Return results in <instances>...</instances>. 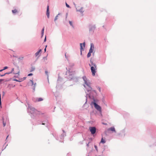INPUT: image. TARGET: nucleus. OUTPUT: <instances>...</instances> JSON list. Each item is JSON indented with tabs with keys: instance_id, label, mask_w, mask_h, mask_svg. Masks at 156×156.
<instances>
[{
	"instance_id": "412c9836",
	"label": "nucleus",
	"mask_w": 156,
	"mask_h": 156,
	"mask_svg": "<svg viewBox=\"0 0 156 156\" xmlns=\"http://www.w3.org/2000/svg\"><path fill=\"white\" fill-rule=\"evenodd\" d=\"M93 50L94 49L93 48H90L89 52L91 53H92L93 51Z\"/></svg>"
},
{
	"instance_id": "a19ab883",
	"label": "nucleus",
	"mask_w": 156,
	"mask_h": 156,
	"mask_svg": "<svg viewBox=\"0 0 156 156\" xmlns=\"http://www.w3.org/2000/svg\"><path fill=\"white\" fill-rule=\"evenodd\" d=\"M104 124L105 125H106L107 124V123H104Z\"/></svg>"
},
{
	"instance_id": "4468645a",
	"label": "nucleus",
	"mask_w": 156,
	"mask_h": 156,
	"mask_svg": "<svg viewBox=\"0 0 156 156\" xmlns=\"http://www.w3.org/2000/svg\"><path fill=\"white\" fill-rule=\"evenodd\" d=\"M32 83V85H34V86H33V87H34V88H33V89L34 90H35V86H36V83H34V84L33 83V81H32V80H31Z\"/></svg>"
},
{
	"instance_id": "37998d69",
	"label": "nucleus",
	"mask_w": 156,
	"mask_h": 156,
	"mask_svg": "<svg viewBox=\"0 0 156 156\" xmlns=\"http://www.w3.org/2000/svg\"><path fill=\"white\" fill-rule=\"evenodd\" d=\"M8 136L7 137V138H6V139L8 138Z\"/></svg>"
},
{
	"instance_id": "72a5a7b5",
	"label": "nucleus",
	"mask_w": 156,
	"mask_h": 156,
	"mask_svg": "<svg viewBox=\"0 0 156 156\" xmlns=\"http://www.w3.org/2000/svg\"><path fill=\"white\" fill-rule=\"evenodd\" d=\"M43 59H44V61H45V60H47V58H45V57Z\"/></svg>"
},
{
	"instance_id": "ddd939ff",
	"label": "nucleus",
	"mask_w": 156,
	"mask_h": 156,
	"mask_svg": "<svg viewBox=\"0 0 156 156\" xmlns=\"http://www.w3.org/2000/svg\"><path fill=\"white\" fill-rule=\"evenodd\" d=\"M24 56L23 55H21L18 58V59L20 60H22L24 58Z\"/></svg>"
},
{
	"instance_id": "a211bd4d",
	"label": "nucleus",
	"mask_w": 156,
	"mask_h": 156,
	"mask_svg": "<svg viewBox=\"0 0 156 156\" xmlns=\"http://www.w3.org/2000/svg\"><path fill=\"white\" fill-rule=\"evenodd\" d=\"M91 52H88V53L87 55V57L88 58H89V57H90L91 55Z\"/></svg>"
},
{
	"instance_id": "6e6552de",
	"label": "nucleus",
	"mask_w": 156,
	"mask_h": 156,
	"mask_svg": "<svg viewBox=\"0 0 156 156\" xmlns=\"http://www.w3.org/2000/svg\"><path fill=\"white\" fill-rule=\"evenodd\" d=\"M80 49L81 50V51H82V50L83 49V47H85V43L84 42L83 43V45L82 44L80 43Z\"/></svg>"
},
{
	"instance_id": "f257e3e1",
	"label": "nucleus",
	"mask_w": 156,
	"mask_h": 156,
	"mask_svg": "<svg viewBox=\"0 0 156 156\" xmlns=\"http://www.w3.org/2000/svg\"><path fill=\"white\" fill-rule=\"evenodd\" d=\"M89 66L91 67L90 69L93 76H94L96 72L97 66L95 63L93 62L91 60L90 61V63L89 64Z\"/></svg>"
},
{
	"instance_id": "c756f323",
	"label": "nucleus",
	"mask_w": 156,
	"mask_h": 156,
	"mask_svg": "<svg viewBox=\"0 0 156 156\" xmlns=\"http://www.w3.org/2000/svg\"><path fill=\"white\" fill-rule=\"evenodd\" d=\"M94 147L96 150H97V147L96 145H94Z\"/></svg>"
},
{
	"instance_id": "bb28decb",
	"label": "nucleus",
	"mask_w": 156,
	"mask_h": 156,
	"mask_svg": "<svg viewBox=\"0 0 156 156\" xmlns=\"http://www.w3.org/2000/svg\"><path fill=\"white\" fill-rule=\"evenodd\" d=\"M33 75V74H32V73H30V74H28V76H32V75Z\"/></svg>"
},
{
	"instance_id": "7ed1b4c3",
	"label": "nucleus",
	"mask_w": 156,
	"mask_h": 156,
	"mask_svg": "<svg viewBox=\"0 0 156 156\" xmlns=\"http://www.w3.org/2000/svg\"><path fill=\"white\" fill-rule=\"evenodd\" d=\"M89 129L92 134H94L96 132V128L95 127H90L89 128Z\"/></svg>"
},
{
	"instance_id": "393cba45",
	"label": "nucleus",
	"mask_w": 156,
	"mask_h": 156,
	"mask_svg": "<svg viewBox=\"0 0 156 156\" xmlns=\"http://www.w3.org/2000/svg\"><path fill=\"white\" fill-rule=\"evenodd\" d=\"M66 5L67 7L68 8H70L68 4H67L66 3Z\"/></svg>"
},
{
	"instance_id": "aec40b11",
	"label": "nucleus",
	"mask_w": 156,
	"mask_h": 156,
	"mask_svg": "<svg viewBox=\"0 0 156 156\" xmlns=\"http://www.w3.org/2000/svg\"><path fill=\"white\" fill-rule=\"evenodd\" d=\"M43 100V99L42 98H40L38 99L37 101H42Z\"/></svg>"
},
{
	"instance_id": "a878e982",
	"label": "nucleus",
	"mask_w": 156,
	"mask_h": 156,
	"mask_svg": "<svg viewBox=\"0 0 156 156\" xmlns=\"http://www.w3.org/2000/svg\"><path fill=\"white\" fill-rule=\"evenodd\" d=\"M8 68V67H7V66H5V67H4V68H3V70H5V69H7V68Z\"/></svg>"
},
{
	"instance_id": "9b49d317",
	"label": "nucleus",
	"mask_w": 156,
	"mask_h": 156,
	"mask_svg": "<svg viewBox=\"0 0 156 156\" xmlns=\"http://www.w3.org/2000/svg\"><path fill=\"white\" fill-rule=\"evenodd\" d=\"M41 51V49H40L38 51H37V52L36 53L35 55L36 57L40 53V52Z\"/></svg>"
},
{
	"instance_id": "6ab92c4d",
	"label": "nucleus",
	"mask_w": 156,
	"mask_h": 156,
	"mask_svg": "<svg viewBox=\"0 0 156 156\" xmlns=\"http://www.w3.org/2000/svg\"><path fill=\"white\" fill-rule=\"evenodd\" d=\"M59 15H60V14L59 13L58 15H57L55 17V20H54V21H55L56 20L58 19V16Z\"/></svg>"
},
{
	"instance_id": "2eb2a0df",
	"label": "nucleus",
	"mask_w": 156,
	"mask_h": 156,
	"mask_svg": "<svg viewBox=\"0 0 156 156\" xmlns=\"http://www.w3.org/2000/svg\"><path fill=\"white\" fill-rule=\"evenodd\" d=\"M83 78L84 82H85L86 81H87V78L85 76H83Z\"/></svg>"
},
{
	"instance_id": "c85d7f7f",
	"label": "nucleus",
	"mask_w": 156,
	"mask_h": 156,
	"mask_svg": "<svg viewBox=\"0 0 156 156\" xmlns=\"http://www.w3.org/2000/svg\"><path fill=\"white\" fill-rule=\"evenodd\" d=\"M6 73H5L3 75H0V76H4L5 75V74H6Z\"/></svg>"
},
{
	"instance_id": "cd10ccee",
	"label": "nucleus",
	"mask_w": 156,
	"mask_h": 156,
	"mask_svg": "<svg viewBox=\"0 0 156 156\" xmlns=\"http://www.w3.org/2000/svg\"><path fill=\"white\" fill-rule=\"evenodd\" d=\"M3 125L4 126H5L6 125L5 123L4 122V121H3Z\"/></svg>"
},
{
	"instance_id": "58836bf2",
	"label": "nucleus",
	"mask_w": 156,
	"mask_h": 156,
	"mask_svg": "<svg viewBox=\"0 0 156 156\" xmlns=\"http://www.w3.org/2000/svg\"><path fill=\"white\" fill-rule=\"evenodd\" d=\"M15 81H18V80H17L16 79H15Z\"/></svg>"
},
{
	"instance_id": "f03ea898",
	"label": "nucleus",
	"mask_w": 156,
	"mask_h": 156,
	"mask_svg": "<svg viewBox=\"0 0 156 156\" xmlns=\"http://www.w3.org/2000/svg\"><path fill=\"white\" fill-rule=\"evenodd\" d=\"M28 109L30 112L32 114L36 113H35L37 111L34 108L32 107H29Z\"/></svg>"
},
{
	"instance_id": "b1692460",
	"label": "nucleus",
	"mask_w": 156,
	"mask_h": 156,
	"mask_svg": "<svg viewBox=\"0 0 156 156\" xmlns=\"http://www.w3.org/2000/svg\"><path fill=\"white\" fill-rule=\"evenodd\" d=\"M97 89L99 90V91L100 92H101V88L100 87H97Z\"/></svg>"
},
{
	"instance_id": "473e14b6",
	"label": "nucleus",
	"mask_w": 156,
	"mask_h": 156,
	"mask_svg": "<svg viewBox=\"0 0 156 156\" xmlns=\"http://www.w3.org/2000/svg\"><path fill=\"white\" fill-rule=\"evenodd\" d=\"M47 46L46 45V47H45V48L44 49V50L45 52V51H46V48Z\"/></svg>"
},
{
	"instance_id": "f8f14e48",
	"label": "nucleus",
	"mask_w": 156,
	"mask_h": 156,
	"mask_svg": "<svg viewBox=\"0 0 156 156\" xmlns=\"http://www.w3.org/2000/svg\"><path fill=\"white\" fill-rule=\"evenodd\" d=\"M12 12L13 14H16L18 12V11L17 9H15L12 10Z\"/></svg>"
},
{
	"instance_id": "39448f33",
	"label": "nucleus",
	"mask_w": 156,
	"mask_h": 156,
	"mask_svg": "<svg viewBox=\"0 0 156 156\" xmlns=\"http://www.w3.org/2000/svg\"><path fill=\"white\" fill-rule=\"evenodd\" d=\"M16 69L17 71V72H14V69H12V72H9V73H6V74H9L10 73H12V72L13 73L15 74H18V73H19V69L18 68H17Z\"/></svg>"
},
{
	"instance_id": "dca6fc26",
	"label": "nucleus",
	"mask_w": 156,
	"mask_h": 156,
	"mask_svg": "<svg viewBox=\"0 0 156 156\" xmlns=\"http://www.w3.org/2000/svg\"><path fill=\"white\" fill-rule=\"evenodd\" d=\"M101 143H102L103 144H104L105 143V140H104L103 138H102L101 139Z\"/></svg>"
},
{
	"instance_id": "7c9ffc66",
	"label": "nucleus",
	"mask_w": 156,
	"mask_h": 156,
	"mask_svg": "<svg viewBox=\"0 0 156 156\" xmlns=\"http://www.w3.org/2000/svg\"><path fill=\"white\" fill-rule=\"evenodd\" d=\"M45 73H46V75H48V71H45Z\"/></svg>"
},
{
	"instance_id": "4c0bfd02",
	"label": "nucleus",
	"mask_w": 156,
	"mask_h": 156,
	"mask_svg": "<svg viewBox=\"0 0 156 156\" xmlns=\"http://www.w3.org/2000/svg\"><path fill=\"white\" fill-rule=\"evenodd\" d=\"M26 77H23V79H24V80H25L26 79Z\"/></svg>"
},
{
	"instance_id": "2f4dec72",
	"label": "nucleus",
	"mask_w": 156,
	"mask_h": 156,
	"mask_svg": "<svg viewBox=\"0 0 156 156\" xmlns=\"http://www.w3.org/2000/svg\"><path fill=\"white\" fill-rule=\"evenodd\" d=\"M3 80H4L0 79V82H1L2 81H3Z\"/></svg>"
},
{
	"instance_id": "f3484780",
	"label": "nucleus",
	"mask_w": 156,
	"mask_h": 156,
	"mask_svg": "<svg viewBox=\"0 0 156 156\" xmlns=\"http://www.w3.org/2000/svg\"><path fill=\"white\" fill-rule=\"evenodd\" d=\"M90 48H93V49H94V45L93 44L91 43L90 44Z\"/></svg>"
},
{
	"instance_id": "423d86ee",
	"label": "nucleus",
	"mask_w": 156,
	"mask_h": 156,
	"mask_svg": "<svg viewBox=\"0 0 156 156\" xmlns=\"http://www.w3.org/2000/svg\"><path fill=\"white\" fill-rule=\"evenodd\" d=\"M108 130L114 132H116V131L114 127H112L108 129Z\"/></svg>"
},
{
	"instance_id": "f704fd0d",
	"label": "nucleus",
	"mask_w": 156,
	"mask_h": 156,
	"mask_svg": "<svg viewBox=\"0 0 156 156\" xmlns=\"http://www.w3.org/2000/svg\"><path fill=\"white\" fill-rule=\"evenodd\" d=\"M34 69H32V70H30V72H32V71H34Z\"/></svg>"
},
{
	"instance_id": "c03bdc74",
	"label": "nucleus",
	"mask_w": 156,
	"mask_h": 156,
	"mask_svg": "<svg viewBox=\"0 0 156 156\" xmlns=\"http://www.w3.org/2000/svg\"><path fill=\"white\" fill-rule=\"evenodd\" d=\"M87 146H88V145H88V144H87Z\"/></svg>"
},
{
	"instance_id": "e433bc0d",
	"label": "nucleus",
	"mask_w": 156,
	"mask_h": 156,
	"mask_svg": "<svg viewBox=\"0 0 156 156\" xmlns=\"http://www.w3.org/2000/svg\"><path fill=\"white\" fill-rule=\"evenodd\" d=\"M3 70H3V69H1V70H0V72H2V71Z\"/></svg>"
},
{
	"instance_id": "1a4fd4ad",
	"label": "nucleus",
	"mask_w": 156,
	"mask_h": 156,
	"mask_svg": "<svg viewBox=\"0 0 156 156\" xmlns=\"http://www.w3.org/2000/svg\"><path fill=\"white\" fill-rule=\"evenodd\" d=\"M46 15L47 16L48 18H49V6H48L47 10Z\"/></svg>"
},
{
	"instance_id": "5701e85b",
	"label": "nucleus",
	"mask_w": 156,
	"mask_h": 156,
	"mask_svg": "<svg viewBox=\"0 0 156 156\" xmlns=\"http://www.w3.org/2000/svg\"><path fill=\"white\" fill-rule=\"evenodd\" d=\"M69 24H70V25L71 26H73L72 22L71 21H69Z\"/></svg>"
},
{
	"instance_id": "20e7f679",
	"label": "nucleus",
	"mask_w": 156,
	"mask_h": 156,
	"mask_svg": "<svg viewBox=\"0 0 156 156\" xmlns=\"http://www.w3.org/2000/svg\"><path fill=\"white\" fill-rule=\"evenodd\" d=\"M93 104L96 109L99 111H101V108L100 106L97 104L95 102H93Z\"/></svg>"
},
{
	"instance_id": "9d476101",
	"label": "nucleus",
	"mask_w": 156,
	"mask_h": 156,
	"mask_svg": "<svg viewBox=\"0 0 156 156\" xmlns=\"http://www.w3.org/2000/svg\"><path fill=\"white\" fill-rule=\"evenodd\" d=\"M85 83L86 84V86H89L91 85V83L87 80V81H85Z\"/></svg>"
},
{
	"instance_id": "79ce46f5",
	"label": "nucleus",
	"mask_w": 156,
	"mask_h": 156,
	"mask_svg": "<svg viewBox=\"0 0 156 156\" xmlns=\"http://www.w3.org/2000/svg\"><path fill=\"white\" fill-rule=\"evenodd\" d=\"M42 125H44V123H42Z\"/></svg>"
},
{
	"instance_id": "c9c22d12",
	"label": "nucleus",
	"mask_w": 156,
	"mask_h": 156,
	"mask_svg": "<svg viewBox=\"0 0 156 156\" xmlns=\"http://www.w3.org/2000/svg\"><path fill=\"white\" fill-rule=\"evenodd\" d=\"M46 41V37H45L44 39V42Z\"/></svg>"
},
{
	"instance_id": "ea45409f",
	"label": "nucleus",
	"mask_w": 156,
	"mask_h": 156,
	"mask_svg": "<svg viewBox=\"0 0 156 156\" xmlns=\"http://www.w3.org/2000/svg\"><path fill=\"white\" fill-rule=\"evenodd\" d=\"M65 56L66 57V58H66V54H65Z\"/></svg>"
},
{
	"instance_id": "0eeeda50",
	"label": "nucleus",
	"mask_w": 156,
	"mask_h": 156,
	"mask_svg": "<svg viewBox=\"0 0 156 156\" xmlns=\"http://www.w3.org/2000/svg\"><path fill=\"white\" fill-rule=\"evenodd\" d=\"M90 86L91 85L87 86H84V87L87 89V90L88 91L91 90L92 88Z\"/></svg>"
},
{
	"instance_id": "4be33fe9",
	"label": "nucleus",
	"mask_w": 156,
	"mask_h": 156,
	"mask_svg": "<svg viewBox=\"0 0 156 156\" xmlns=\"http://www.w3.org/2000/svg\"><path fill=\"white\" fill-rule=\"evenodd\" d=\"M44 27L42 30V34L43 35L44 34Z\"/></svg>"
}]
</instances>
